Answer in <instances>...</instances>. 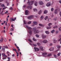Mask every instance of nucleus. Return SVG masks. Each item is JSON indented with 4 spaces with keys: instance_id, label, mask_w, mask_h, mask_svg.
Here are the masks:
<instances>
[{
    "instance_id": "obj_1",
    "label": "nucleus",
    "mask_w": 61,
    "mask_h": 61,
    "mask_svg": "<svg viewBox=\"0 0 61 61\" xmlns=\"http://www.w3.org/2000/svg\"><path fill=\"white\" fill-rule=\"evenodd\" d=\"M34 30V32L35 34L38 33L39 32V30H36V29L35 28H33Z\"/></svg>"
},
{
    "instance_id": "obj_2",
    "label": "nucleus",
    "mask_w": 61,
    "mask_h": 61,
    "mask_svg": "<svg viewBox=\"0 0 61 61\" xmlns=\"http://www.w3.org/2000/svg\"><path fill=\"white\" fill-rule=\"evenodd\" d=\"M16 18L15 17L14 19H13L12 17L10 18V22H12V21H15V20H16Z\"/></svg>"
},
{
    "instance_id": "obj_3",
    "label": "nucleus",
    "mask_w": 61,
    "mask_h": 61,
    "mask_svg": "<svg viewBox=\"0 0 61 61\" xmlns=\"http://www.w3.org/2000/svg\"><path fill=\"white\" fill-rule=\"evenodd\" d=\"M27 8L29 10H31L32 8V6H28L27 7Z\"/></svg>"
},
{
    "instance_id": "obj_4",
    "label": "nucleus",
    "mask_w": 61,
    "mask_h": 61,
    "mask_svg": "<svg viewBox=\"0 0 61 61\" xmlns=\"http://www.w3.org/2000/svg\"><path fill=\"white\" fill-rule=\"evenodd\" d=\"M33 17H34L33 15H31L30 16L28 17V19L30 20L32 19V18H33Z\"/></svg>"
},
{
    "instance_id": "obj_5",
    "label": "nucleus",
    "mask_w": 61,
    "mask_h": 61,
    "mask_svg": "<svg viewBox=\"0 0 61 61\" xmlns=\"http://www.w3.org/2000/svg\"><path fill=\"white\" fill-rule=\"evenodd\" d=\"M28 3L27 4H31V5H32L33 4V3H33L34 1H31V2H30L29 0H28Z\"/></svg>"
},
{
    "instance_id": "obj_6",
    "label": "nucleus",
    "mask_w": 61,
    "mask_h": 61,
    "mask_svg": "<svg viewBox=\"0 0 61 61\" xmlns=\"http://www.w3.org/2000/svg\"><path fill=\"white\" fill-rule=\"evenodd\" d=\"M34 49L35 51H39V49L36 47H34Z\"/></svg>"
},
{
    "instance_id": "obj_7",
    "label": "nucleus",
    "mask_w": 61,
    "mask_h": 61,
    "mask_svg": "<svg viewBox=\"0 0 61 61\" xmlns=\"http://www.w3.org/2000/svg\"><path fill=\"white\" fill-rule=\"evenodd\" d=\"M29 11L27 10H25V14L26 15H28V12Z\"/></svg>"
},
{
    "instance_id": "obj_8",
    "label": "nucleus",
    "mask_w": 61,
    "mask_h": 61,
    "mask_svg": "<svg viewBox=\"0 0 61 61\" xmlns=\"http://www.w3.org/2000/svg\"><path fill=\"white\" fill-rule=\"evenodd\" d=\"M46 5L48 7V6H50V5H51V3L50 2H49Z\"/></svg>"
},
{
    "instance_id": "obj_9",
    "label": "nucleus",
    "mask_w": 61,
    "mask_h": 61,
    "mask_svg": "<svg viewBox=\"0 0 61 61\" xmlns=\"http://www.w3.org/2000/svg\"><path fill=\"white\" fill-rule=\"evenodd\" d=\"M40 49H41V51H43L44 49H43V47L42 46H40L39 47Z\"/></svg>"
},
{
    "instance_id": "obj_10",
    "label": "nucleus",
    "mask_w": 61,
    "mask_h": 61,
    "mask_svg": "<svg viewBox=\"0 0 61 61\" xmlns=\"http://www.w3.org/2000/svg\"><path fill=\"white\" fill-rule=\"evenodd\" d=\"M26 27L27 28V29H29V30H31V29H32V28L31 27L28 26H26Z\"/></svg>"
},
{
    "instance_id": "obj_11",
    "label": "nucleus",
    "mask_w": 61,
    "mask_h": 61,
    "mask_svg": "<svg viewBox=\"0 0 61 61\" xmlns=\"http://www.w3.org/2000/svg\"><path fill=\"white\" fill-rule=\"evenodd\" d=\"M47 41L46 40H45L42 41V42L43 43H47Z\"/></svg>"
},
{
    "instance_id": "obj_12",
    "label": "nucleus",
    "mask_w": 61,
    "mask_h": 61,
    "mask_svg": "<svg viewBox=\"0 0 61 61\" xmlns=\"http://www.w3.org/2000/svg\"><path fill=\"white\" fill-rule=\"evenodd\" d=\"M54 49V48H51L49 49V50H50V51H53Z\"/></svg>"
},
{
    "instance_id": "obj_13",
    "label": "nucleus",
    "mask_w": 61,
    "mask_h": 61,
    "mask_svg": "<svg viewBox=\"0 0 61 61\" xmlns=\"http://www.w3.org/2000/svg\"><path fill=\"white\" fill-rule=\"evenodd\" d=\"M39 4L40 5H42L43 4V3L42 1H40L39 2Z\"/></svg>"
},
{
    "instance_id": "obj_14",
    "label": "nucleus",
    "mask_w": 61,
    "mask_h": 61,
    "mask_svg": "<svg viewBox=\"0 0 61 61\" xmlns=\"http://www.w3.org/2000/svg\"><path fill=\"white\" fill-rule=\"evenodd\" d=\"M46 55H47V53H42V55L43 56H45Z\"/></svg>"
},
{
    "instance_id": "obj_15",
    "label": "nucleus",
    "mask_w": 61,
    "mask_h": 61,
    "mask_svg": "<svg viewBox=\"0 0 61 61\" xmlns=\"http://www.w3.org/2000/svg\"><path fill=\"white\" fill-rule=\"evenodd\" d=\"M33 11H34V12H37V10L36 8L34 9Z\"/></svg>"
},
{
    "instance_id": "obj_16",
    "label": "nucleus",
    "mask_w": 61,
    "mask_h": 61,
    "mask_svg": "<svg viewBox=\"0 0 61 61\" xmlns=\"http://www.w3.org/2000/svg\"><path fill=\"white\" fill-rule=\"evenodd\" d=\"M57 9H56L55 10V11L54 12V13L56 14L57 13Z\"/></svg>"
},
{
    "instance_id": "obj_17",
    "label": "nucleus",
    "mask_w": 61,
    "mask_h": 61,
    "mask_svg": "<svg viewBox=\"0 0 61 61\" xmlns=\"http://www.w3.org/2000/svg\"><path fill=\"white\" fill-rule=\"evenodd\" d=\"M34 5H35V6H36L37 5V2L36 1L35 2Z\"/></svg>"
},
{
    "instance_id": "obj_18",
    "label": "nucleus",
    "mask_w": 61,
    "mask_h": 61,
    "mask_svg": "<svg viewBox=\"0 0 61 61\" xmlns=\"http://www.w3.org/2000/svg\"><path fill=\"white\" fill-rule=\"evenodd\" d=\"M44 16L42 15L40 19L41 20H42V19L44 18Z\"/></svg>"
},
{
    "instance_id": "obj_19",
    "label": "nucleus",
    "mask_w": 61,
    "mask_h": 61,
    "mask_svg": "<svg viewBox=\"0 0 61 61\" xmlns=\"http://www.w3.org/2000/svg\"><path fill=\"white\" fill-rule=\"evenodd\" d=\"M42 12V11L41 10H40V11L38 12V14L39 15H40L41 14V13Z\"/></svg>"
},
{
    "instance_id": "obj_20",
    "label": "nucleus",
    "mask_w": 61,
    "mask_h": 61,
    "mask_svg": "<svg viewBox=\"0 0 61 61\" xmlns=\"http://www.w3.org/2000/svg\"><path fill=\"white\" fill-rule=\"evenodd\" d=\"M33 23L34 25H36L37 24V22L36 21H33Z\"/></svg>"
},
{
    "instance_id": "obj_21",
    "label": "nucleus",
    "mask_w": 61,
    "mask_h": 61,
    "mask_svg": "<svg viewBox=\"0 0 61 61\" xmlns=\"http://www.w3.org/2000/svg\"><path fill=\"white\" fill-rule=\"evenodd\" d=\"M2 55H3L4 56H5L6 57H7V56L5 55V53H2Z\"/></svg>"
},
{
    "instance_id": "obj_22",
    "label": "nucleus",
    "mask_w": 61,
    "mask_h": 61,
    "mask_svg": "<svg viewBox=\"0 0 61 61\" xmlns=\"http://www.w3.org/2000/svg\"><path fill=\"white\" fill-rule=\"evenodd\" d=\"M3 38H1V40H0V42H3Z\"/></svg>"
},
{
    "instance_id": "obj_23",
    "label": "nucleus",
    "mask_w": 61,
    "mask_h": 61,
    "mask_svg": "<svg viewBox=\"0 0 61 61\" xmlns=\"http://www.w3.org/2000/svg\"><path fill=\"white\" fill-rule=\"evenodd\" d=\"M47 11L46 10H45L44 12V14H47Z\"/></svg>"
},
{
    "instance_id": "obj_24",
    "label": "nucleus",
    "mask_w": 61,
    "mask_h": 61,
    "mask_svg": "<svg viewBox=\"0 0 61 61\" xmlns=\"http://www.w3.org/2000/svg\"><path fill=\"white\" fill-rule=\"evenodd\" d=\"M28 41H29V42H30L31 43H32L33 42L32 41H31V40L30 39H29L28 40Z\"/></svg>"
},
{
    "instance_id": "obj_25",
    "label": "nucleus",
    "mask_w": 61,
    "mask_h": 61,
    "mask_svg": "<svg viewBox=\"0 0 61 61\" xmlns=\"http://www.w3.org/2000/svg\"><path fill=\"white\" fill-rule=\"evenodd\" d=\"M60 54H61V53L60 52L59 53H58L57 54V56H60Z\"/></svg>"
},
{
    "instance_id": "obj_26",
    "label": "nucleus",
    "mask_w": 61,
    "mask_h": 61,
    "mask_svg": "<svg viewBox=\"0 0 61 61\" xmlns=\"http://www.w3.org/2000/svg\"><path fill=\"white\" fill-rule=\"evenodd\" d=\"M45 33L47 34H49V32L48 31H45Z\"/></svg>"
},
{
    "instance_id": "obj_27",
    "label": "nucleus",
    "mask_w": 61,
    "mask_h": 61,
    "mask_svg": "<svg viewBox=\"0 0 61 61\" xmlns=\"http://www.w3.org/2000/svg\"><path fill=\"white\" fill-rule=\"evenodd\" d=\"M24 24H25V25H26V22L24 20Z\"/></svg>"
},
{
    "instance_id": "obj_28",
    "label": "nucleus",
    "mask_w": 61,
    "mask_h": 61,
    "mask_svg": "<svg viewBox=\"0 0 61 61\" xmlns=\"http://www.w3.org/2000/svg\"><path fill=\"white\" fill-rule=\"evenodd\" d=\"M30 35H31L32 34V31H29Z\"/></svg>"
},
{
    "instance_id": "obj_29",
    "label": "nucleus",
    "mask_w": 61,
    "mask_h": 61,
    "mask_svg": "<svg viewBox=\"0 0 61 61\" xmlns=\"http://www.w3.org/2000/svg\"><path fill=\"white\" fill-rule=\"evenodd\" d=\"M31 21H30L28 23V25H30V24H31Z\"/></svg>"
},
{
    "instance_id": "obj_30",
    "label": "nucleus",
    "mask_w": 61,
    "mask_h": 61,
    "mask_svg": "<svg viewBox=\"0 0 61 61\" xmlns=\"http://www.w3.org/2000/svg\"><path fill=\"white\" fill-rule=\"evenodd\" d=\"M60 47H61V46H59V45L57 46V48H60Z\"/></svg>"
},
{
    "instance_id": "obj_31",
    "label": "nucleus",
    "mask_w": 61,
    "mask_h": 61,
    "mask_svg": "<svg viewBox=\"0 0 61 61\" xmlns=\"http://www.w3.org/2000/svg\"><path fill=\"white\" fill-rule=\"evenodd\" d=\"M33 40L34 41H36V40L34 38H33Z\"/></svg>"
},
{
    "instance_id": "obj_32",
    "label": "nucleus",
    "mask_w": 61,
    "mask_h": 61,
    "mask_svg": "<svg viewBox=\"0 0 61 61\" xmlns=\"http://www.w3.org/2000/svg\"><path fill=\"white\" fill-rule=\"evenodd\" d=\"M56 41H57L56 40H54L53 43H56Z\"/></svg>"
},
{
    "instance_id": "obj_33",
    "label": "nucleus",
    "mask_w": 61,
    "mask_h": 61,
    "mask_svg": "<svg viewBox=\"0 0 61 61\" xmlns=\"http://www.w3.org/2000/svg\"><path fill=\"white\" fill-rule=\"evenodd\" d=\"M1 7H5V6L4 5V4H2L1 5Z\"/></svg>"
},
{
    "instance_id": "obj_34",
    "label": "nucleus",
    "mask_w": 61,
    "mask_h": 61,
    "mask_svg": "<svg viewBox=\"0 0 61 61\" xmlns=\"http://www.w3.org/2000/svg\"><path fill=\"white\" fill-rule=\"evenodd\" d=\"M51 28V27H47V29H50Z\"/></svg>"
},
{
    "instance_id": "obj_35",
    "label": "nucleus",
    "mask_w": 61,
    "mask_h": 61,
    "mask_svg": "<svg viewBox=\"0 0 61 61\" xmlns=\"http://www.w3.org/2000/svg\"><path fill=\"white\" fill-rule=\"evenodd\" d=\"M26 6L25 5H24L23 6V9H24V8H25V7Z\"/></svg>"
},
{
    "instance_id": "obj_36",
    "label": "nucleus",
    "mask_w": 61,
    "mask_h": 61,
    "mask_svg": "<svg viewBox=\"0 0 61 61\" xmlns=\"http://www.w3.org/2000/svg\"><path fill=\"white\" fill-rule=\"evenodd\" d=\"M20 49H18V50H17V51H18V52H19H19H20Z\"/></svg>"
},
{
    "instance_id": "obj_37",
    "label": "nucleus",
    "mask_w": 61,
    "mask_h": 61,
    "mask_svg": "<svg viewBox=\"0 0 61 61\" xmlns=\"http://www.w3.org/2000/svg\"><path fill=\"white\" fill-rule=\"evenodd\" d=\"M54 28H57V26H55L53 27Z\"/></svg>"
},
{
    "instance_id": "obj_38",
    "label": "nucleus",
    "mask_w": 61,
    "mask_h": 61,
    "mask_svg": "<svg viewBox=\"0 0 61 61\" xmlns=\"http://www.w3.org/2000/svg\"><path fill=\"white\" fill-rule=\"evenodd\" d=\"M47 18H48V16H46L45 18V20H46L47 19Z\"/></svg>"
},
{
    "instance_id": "obj_39",
    "label": "nucleus",
    "mask_w": 61,
    "mask_h": 61,
    "mask_svg": "<svg viewBox=\"0 0 61 61\" xmlns=\"http://www.w3.org/2000/svg\"><path fill=\"white\" fill-rule=\"evenodd\" d=\"M52 25V23H50L48 24V26H50V25Z\"/></svg>"
},
{
    "instance_id": "obj_40",
    "label": "nucleus",
    "mask_w": 61,
    "mask_h": 61,
    "mask_svg": "<svg viewBox=\"0 0 61 61\" xmlns=\"http://www.w3.org/2000/svg\"><path fill=\"white\" fill-rule=\"evenodd\" d=\"M46 35H44V36H43L42 38H46Z\"/></svg>"
},
{
    "instance_id": "obj_41",
    "label": "nucleus",
    "mask_w": 61,
    "mask_h": 61,
    "mask_svg": "<svg viewBox=\"0 0 61 61\" xmlns=\"http://www.w3.org/2000/svg\"><path fill=\"white\" fill-rule=\"evenodd\" d=\"M16 53L17 54V56L18 57V55H19V53L17 52H16Z\"/></svg>"
},
{
    "instance_id": "obj_42",
    "label": "nucleus",
    "mask_w": 61,
    "mask_h": 61,
    "mask_svg": "<svg viewBox=\"0 0 61 61\" xmlns=\"http://www.w3.org/2000/svg\"><path fill=\"white\" fill-rule=\"evenodd\" d=\"M36 36L37 37H39V35H37V34H36Z\"/></svg>"
},
{
    "instance_id": "obj_43",
    "label": "nucleus",
    "mask_w": 61,
    "mask_h": 61,
    "mask_svg": "<svg viewBox=\"0 0 61 61\" xmlns=\"http://www.w3.org/2000/svg\"><path fill=\"white\" fill-rule=\"evenodd\" d=\"M54 32H55V30H53L51 31V33H54Z\"/></svg>"
},
{
    "instance_id": "obj_44",
    "label": "nucleus",
    "mask_w": 61,
    "mask_h": 61,
    "mask_svg": "<svg viewBox=\"0 0 61 61\" xmlns=\"http://www.w3.org/2000/svg\"><path fill=\"white\" fill-rule=\"evenodd\" d=\"M51 11H54V9L53 8H52L51 9Z\"/></svg>"
},
{
    "instance_id": "obj_45",
    "label": "nucleus",
    "mask_w": 61,
    "mask_h": 61,
    "mask_svg": "<svg viewBox=\"0 0 61 61\" xmlns=\"http://www.w3.org/2000/svg\"><path fill=\"white\" fill-rule=\"evenodd\" d=\"M7 7H5L4 8H3L2 10H4V9H6V8H7Z\"/></svg>"
},
{
    "instance_id": "obj_46",
    "label": "nucleus",
    "mask_w": 61,
    "mask_h": 61,
    "mask_svg": "<svg viewBox=\"0 0 61 61\" xmlns=\"http://www.w3.org/2000/svg\"><path fill=\"white\" fill-rule=\"evenodd\" d=\"M2 51H5V48H2Z\"/></svg>"
},
{
    "instance_id": "obj_47",
    "label": "nucleus",
    "mask_w": 61,
    "mask_h": 61,
    "mask_svg": "<svg viewBox=\"0 0 61 61\" xmlns=\"http://www.w3.org/2000/svg\"><path fill=\"white\" fill-rule=\"evenodd\" d=\"M39 25H40V26H42V27H43L44 26L43 25H41V24H39Z\"/></svg>"
},
{
    "instance_id": "obj_48",
    "label": "nucleus",
    "mask_w": 61,
    "mask_h": 61,
    "mask_svg": "<svg viewBox=\"0 0 61 61\" xmlns=\"http://www.w3.org/2000/svg\"><path fill=\"white\" fill-rule=\"evenodd\" d=\"M37 44L38 46H40L41 45V44L39 43H38Z\"/></svg>"
},
{
    "instance_id": "obj_49",
    "label": "nucleus",
    "mask_w": 61,
    "mask_h": 61,
    "mask_svg": "<svg viewBox=\"0 0 61 61\" xmlns=\"http://www.w3.org/2000/svg\"><path fill=\"white\" fill-rule=\"evenodd\" d=\"M14 29H10V31H14Z\"/></svg>"
},
{
    "instance_id": "obj_50",
    "label": "nucleus",
    "mask_w": 61,
    "mask_h": 61,
    "mask_svg": "<svg viewBox=\"0 0 61 61\" xmlns=\"http://www.w3.org/2000/svg\"><path fill=\"white\" fill-rule=\"evenodd\" d=\"M13 51H15L16 52H16H17V51H16V49H13Z\"/></svg>"
},
{
    "instance_id": "obj_51",
    "label": "nucleus",
    "mask_w": 61,
    "mask_h": 61,
    "mask_svg": "<svg viewBox=\"0 0 61 61\" xmlns=\"http://www.w3.org/2000/svg\"><path fill=\"white\" fill-rule=\"evenodd\" d=\"M54 56L55 57V58H56L57 57V56H56V55H54Z\"/></svg>"
},
{
    "instance_id": "obj_52",
    "label": "nucleus",
    "mask_w": 61,
    "mask_h": 61,
    "mask_svg": "<svg viewBox=\"0 0 61 61\" xmlns=\"http://www.w3.org/2000/svg\"><path fill=\"white\" fill-rule=\"evenodd\" d=\"M10 9L11 10H13V8L11 7L10 8Z\"/></svg>"
},
{
    "instance_id": "obj_53",
    "label": "nucleus",
    "mask_w": 61,
    "mask_h": 61,
    "mask_svg": "<svg viewBox=\"0 0 61 61\" xmlns=\"http://www.w3.org/2000/svg\"><path fill=\"white\" fill-rule=\"evenodd\" d=\"M59 31H61V27H60L59 29Z\"/></svg>"
},
{
    "instance_id": "obj_54",
    "label": "nucleus",
    "mask_w": 61,
    "mask_h": 61,
    "mask_svg": "<svg viewBox=\"0 0 61 61\" xmlns=\"http://www.w3.org/2000/svg\"><path fill=\"white\" fill-rule=\"evenodd\" d=\"M51 54H49V55H48V56H51Z\"/></svg>"
},
{
    "instance_id": "obj_55",
    "label": "nucleus",
    "mask_w": 61,
    "mask_h": 61,
    "mask_svg": "<svg viewBox=\"0 0 61 61\" xmlns=\"http://www.w3.org/2000/svg\"><path fill=\"white\" fill-rule=\"evenodd\" d=\"M9 3H8L7 4V6H8L9 5Z\"/></svg>"
},
{
    "instance_id": "obj_56",
    "label": "nucleus",
    "mask_w": 61,
    "mask_h": 61,
    "mask_svg": "<svg viewBox=\"0 0 61 61\" xmlns=\"http://www.w3.org/2000/svg\"><path fill=\"white\" fill-rule=\"evenodd\" d=\"M33 46H37L35 44H33Z\"/></svg>"
},
{
    "instance_id": "obj_57",
    "label": "nucleus",
    "mask_w": 61,
    "mask_h": 61,
    "mask_svg": "<svg viewBox=\"0 0 61 61\" xmlns=\"http://www.w3.org/2000/svg\"><path fill=\"white\" fill-rule=\"evenodd\" d=\"M8 12V11H6V12H5V14H7V13Z\"/></svg>"
},
{
    "instance_id": "obj_58",
    "label": "nucleus",
    "mask_w": 61,
    "mask_h": 61,
    "mask_svg": "<svg viewBox=\"0 0 61 61\" xmlns=\"http://www.w3.org/2000/svg\"><path fill=\"white\" fill-rule=\"evenodd\" d=\"M52 45H53V44L52 43H51L50 44V46H52Z\"/></svg>"
},
{
    "instance_id": "obj_59",
    "label": "nucleus",
    "mask_w": 61,
    "mask_h": 61,
    "mask_svg": "<svg viewBox=\"0 0 61 61\" xmlns=\"http://www.w3.org/2000/svg\"><path fill=\"white\" fill-rule=\"evenodd\" d=\"M59 41H61V38H60L59 40H58Z\"/></svg>"
},
{
    "instance_id": "obj_60",
    "label": "nucleus",
    "mask_w": 61,
    "mask_h": 61,
    "mask_svg": "<svg viewBox=\"0 0 61 61\" xmlns=\"http://www.w3.org/2000/svg\"><path fill=\"white\" fill-rule=\"evenodd\" d=\"M3 0H0V2H2V1H3Z\"/></svg>"
},
{
    "instance_id": "obj_61",
    "label": "nucleus",
    "mask_w": 61,
    "mask_h": 61,
    "mask_svg": "<svg viewBox=\"0 0 61 61\" xmlns=\"http://www.w3.org/2000/svg\"><path fill=\"white\" fill-rule=\"evenodd\" d=\"M16 47H17V49H19V47H18V46H16Z\"/></svg>"
},
{
    "instance_id": "obj_62",
    "label": "nucleus",
    "mask_w": 61,
    "mask_h": 61,
    "mask_svg": "<svg viewBox=\"0 0 61 61\" xmlns=\"http://www.w3.org/2000/svg\"><path fill=\"white\" fill-rule=\"evenodd\" d=\"M5 48H6L7 49V48H8V47H7V46H6L5 47Z\"/></svg>"
},
{
    "instance_id": "obj_63",
    "label": "nucleus",
    "mask_w": 61,
    "mask_h": 61,
    "mask_svg": "<svg viewBox=\"0 0 61 61\" xmlns=\"http://www.w3.org/2000/svg\"><path fill=\"white\" fill-rule=\"evenodd\" d=\"M3 59H4H4H5V57H3Z\"/></svg>"
},
{
    "instance_id": "obj_64",
    "label": "nucleus",
    "mask_w": 61,
    "mask_h": 61,
    "mask_svg": "<svg viewBox=\"0 0 61 61\" xmlns=\"http://www.w3.org/2000/svg\"><path fill=\"white\" fill-rule=\"evenodd\" d=\"M60 15H61V12H60Z\"/></svg>"
}]
</instances>
